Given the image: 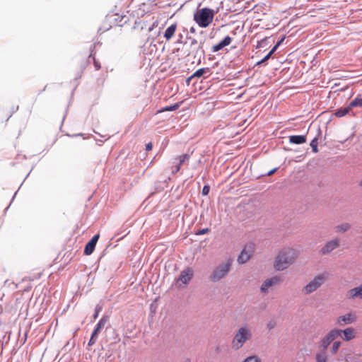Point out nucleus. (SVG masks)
I'll list each match as a JSON object with an SVG mask.
<instances>
[{
	"mask_svg": "<svg viewBox=\"0 0 362 362\" xmlns=\"http://www.w3.org/2000/svg\"><path fill=\"white\" fill-rule=\"evenodd\" d=\"M296 254L291 248L281 250L275 259L274 267L278 271L287 269L295 260Z\"/></svg>",
	"mask_w": 362,
	"mask_h": 362,
	"instance_id": "nucleus-1",
	"label": "nucleus"
},
{
	"mask_svg": "<svg viewBox=\"0 0 362 362\" xmlns=\"http://www.w3.org/2000/svg\"><path fill=\"white\" fill-rule=\"evenodd\" d=\"M252 333L247 326H241L235 332L231 341L233 349L237 351L241 349L244 344L252 339Z\"/></svg>",
	"mask_w": 362,
	"mask_h": 362,
	"instance_id": "nucleus-2",
	"label": "nucleus"
},
{
	"mask_svg": "<svg viewBox=\"0 0 362 362\" xmlns=\"http://www.w3.org/2000/svg\"><path fill=\"white\" fill-rule=\"evenodd\" d=\"M232 264L233 260L228 258L223 262L218 264L213 269L211 273L209 276V279L214 283L221 281L228 275L232 267Z\"/></svg>",
	"mask_w": 362,
	"mask_h": 362,
	"instance_id": "nucleus-3",
	"label": "nucleus"
},
{
	"mask_svg": "<svg viewBox=\"0 0 362 362\" xmlns=\"http://www.w3.org/2000/svg\"><path fill=\"white\" fill-rule=\"evenodd\" d=\"M215 11L208 7L197 10L194 13V20L201 28H206L213 21Z\"/></svg>",
	"mask_w": 362,
	"mask_h": 362,
	"instance_id": "nucleus-4",
	"label": "nucleus"
},
{
	"mask_svg": "<svg viewBox=\"0 0 362 362\" xmlns=\"http://www.w3.org/2000/svg\"><path fill=\"white\" fill-rule=\"evenodd\" d=\"M329 274L327 272L320 274L317 275L313 280L310 281L307 285H305L303 289V291L305 294H310L313 292L315 291L318 288H320L323 283L328 278Z\"/></svg>",
	"mask_w": 362,
	"mask_h": 362,
	"instance_id": "nucleus-5",
	"label": "nucleus"
},
{
	"mask_svg": "<svg viewBox=\"0 0 362 362\" xmlns=\"http://www.w3.org/2000/svg\"><path fill=\"white\" fill-rule=\"evenodd\" d=\"M204 41H200L198 46H191L189 47V49L187 55L193 57V59H197L198 64L201 62L202 58L205 57V51L203 48Z\"/></svg>",
	"mask_w": 362,
	"mask_h": 362,
	"instance_id": "nucleus-6",
	"label": "nucleus"
},
{
	"mask_svg": "<svg viewBox=\"0 0 362 362\" xmlns=\"http://www.w3.org/2000/svg\"><path fill=\"white\" fill-rule=\"evenodd\" d=\"M194 275L193 269L191 267H187L180 272L179 277L177 279L176 283L179 287L182 284H187L192 279Z\"/></svg>",
	"mask_w": 362,
	"mask_h": 362,
	"instance_id": "nucleus-7",
	"label": "nucleus"
},
{
	"mask_svg": "<svg viewBox=\"0 0 362 362\" xmlns=\"http://www.w3.org/2000/svg\"><path fill=\"white\" fill-rule=\"evenodd\" d=\"M337 337V331L332 329L328 334H327L320 341V347L322 348L321 351H327L329 344Z\"/></svg>",
	"mask_w": 362,
	"mask_h": 362,
	"instance_id": "nucleus-8",
	"label": "nucleus"
},
{
	"mask_svg": "<svg viewBox=\"0 0 362 362\" xmlns=\"http://www.w3.org/2000/svg\"><path fill=\"white\" fill-rule=\"evenodd\" d=\"M339 247V240L337 238H336L334 239L327 241L320 250V254L322 255L329 254Z\"/></svg>",
	"mask_w": 362,
	"mask_h": 362,
	"instance_id": "nucleus-9",
	"label": "nucleus"
},
{
	"mask_svg": "<svg viewBox=\"0 0 362 362\" xmlns=\"http://www.w3.org/2000/svg\"><path fill=\"white\" fill-rule=\"evenodd\" d=\"M337 331V337L343 334L342 339L344 341H349L355 338V329L353 327H348L344 329H334Z\"/></svg>",
	"mask_w": 362,
	"mask_h": 362,
	"instance_id": "nucleus-10",
	"label": "nucleus"
},
{
	"mask_svg": "<svg viewBox=\"0 0 362 362\" xmlns=\"http://www.w3.org/2000/svg\"><path fill=\"white\" fill-rule=\"evenodd\" d=\"M356 320V317L355 315L352 314L351 313H346L344 315H341L338 317L337 320V324L340 326L343 327L346 325H350L353 322H354Z\"/></svg>",
	"mask_w": 362,
	"mask_h": 362,
	"instance_id": "nucleus-11",
	"label": "nucleus"
},
{
	"mask_svg": "<svg viewBox=\"0 0 362 362\" xmlns=\"http://www.w3.org/2000/svg\"><path fill=\"white\" fill-rule=\"evenodd\" d=\"M253 252V247L252 245L246 246L243 250L241 251L240 254L238 257L237 261L240 264H244L252 256Z\"/></svg>",
	"mask_w": 362,
	"mask_h": 362,
	"instance_id": "nucleus-12",
	"label": "nucleus"
},
{
	"mask_svg": "<svg viewBox=\"0 0 362 362\" xmlns=\"http://www.w3.org/2000/svg\"><path fill=\"white\" fill-rule=\"evenodd\" d=\"M280 281H281V278L277 276L266 279L262 283V284L260 287L261 292H262L264 293H267L268 292V289L269 287L272 286L273 285L276 284Z\"/></svg>",
	"mask_w": 362,
	"mask_h": 362,
	"instance_id": "nucleus-13",
	"label": "nucleus"
},
{
	"mask_svg": "<svg viewBox=\"0 0 362 362\" xmlns=\"http://www.w3.org/2000/svg\"><path fill=\"white\" fill-rule=\"evenodd\" d=\"M99 237V234H96L86 243L84 249L86 255H90L93 252Z\"/></svg>",
	"mask_w": 362,
	"mask_h": 362,
	"instance_id": "nucleus-14",
	"label": "nucleus"
},
{
	"mask_svg": "<svg viewBox=\"0 0 362 362\" xmlns=\"http://www.w3.org/2000/svg\"><path fill=\"white\" fill-rule=\"evenodd\" d=\"M212 74L211 69L209 67L201 68L197 69L192 75V77L207 78Z\"/></svg>",
	"mask_w": 362,
	"mask_h": 362,
	"instance_id": "nucleus-15",
	"label": "nucleus"
},
{
	"mask_svg": "<svg viewBox=\"0 0 362 362\" xmlns=\"http://www.w3.org/2000/svg\"><path fill=\"white\" fill-rule=\"evenodd\" d=\"M231 40H231L230 37L226 36L221 42H219L218 44H216L212 47V49H211L212 52H218L219 50L222 49L226 46L229 45L231 42Z\"/></svg>",
	"mask_w": 362,
	"mask_h": 362,
	"instance_id": "nucleus-16",
	"label": "nucleus"
},
{
	"mask_svg": "<svg viewBox=\"0 0 362 362\" xmlns=\"http://www.w3.org/2000/svg\"><path fill=\"white\" fill-rule=\"evenodd\" d=\"M348 297L349 298H358L362 299V284L358 287L350 289L348 291Z\"/></svg>",
	"mask_w": 362,
	"mask_h": 362,
	"instance_id": "nucleus-17",
	"label": "nucleus"
},
{
	"mask_svg": "<svg viewBox=\"0 0 362 362\" xmlns=\"http://www.w3.org/2000/svg\"><path fill=\"white\" fill-rule=\"evenodd\" d=\"M108 319L109 317L107 315H104L102 317V318L99 320V322L97 323L93 329V334H98L100 333L101 329L105 325V324L108 321Z\"/></svg>",
	"mask_w": 362,
	"mask_h": 362,
	"instance_id": "nucleus-18",
	"label": "nucleus"
},
{
	"mask_svg": "<svg viewBox=\"0 0 362 362\" xmlns=\"http://www.w3.org/2000/svg\"><path fill=\"white\" fill-rule=\"evenodd\" d=\"M351 110L350 109V107H349V105H346V106H343V107H341L338 109H337L334 112V115L337 117H342L346 115H349L350 114Z\"/></svg>",
	"mask_w": 362,
	"mask_h": 362,
	"instance_id": "nucleus-19",
	"label": "nucleus"
},
{
	"mask_svg": "<svg viewBox=\"0 0 362 362\" xmlns=\"http://www.w3.org/2000/svg\"><path fill=\"white\" fill-rule=\"evenodd\" d=\"M289 141L293 144H302L306 142L305 135H292L289 136Z\"/></svg>",
	"mask_w": 362,
	"mask_h": 362,
	"instance_id": "nucleus-20",
	"label": "nucleus"
},
{
	"mask_svg": "<svg viewBox=\"0 0 362 362\" xmlns=\"http://www.w3.org/2000/svg\"><path fill=\"white\" fill-rule=\"evenodd\" d=\"M176 28H177L176 23H173L167 28V29L165 30V31L164 33V37L166 39V40H169L172 38V37L175 34Z\"/></svg>",
	"mask_w": 362,
	"mask_h": 362,
	"instance_id": "nucleus-21",
	"label": "nucleus"
},
{
	"mask_svg": "<svg viewBox=\"0 0 362 362\" xmlns=\"http://www.w3.org/2000/svg\"><path fill=\"white\" fill-rule=\"evenodd\" d=\"M349 107L351 110L354 107H362V97L361 95H358L354 100H352L349 104Z\"/></svg>",
	"mask_w": 362,
	"mask_h": 362,
	"instance_id": "nucleus-22",
	"label": "nucleus"
},
{
	"mask_svg": "<svg viewBox=\"0 0 362 362\" xmlns=\"http://www.w3.org/2000/svg\"><path fill=\"white\" fill-rule=\"evenodd\" d=\"M115 22L117 26L122 27L124 24H125L127 21L128 18L126 16H119V14L115 15Z\"/></svg>",
	"mask_w": 362,
	"mask_h": 362,
	"instance_id": "nucleus-23",
	"label": "nucleus"
},
{
	"mask_svg": "<svg viewBox=\"0 0 362 362\" xmlns=\"http://www.w3.org/2000/svg\"><path fill=\"white\" fill-rule=\"evenodd\" d=\"M316 362H327V351H320L315 354Z\"/></svg>",
	"mask_w": 362,
	"mask_h": 362,
	"instance_id": "nucleus-24",
	"label": "nucleus"
},
{
	"mask_svg": "<svg viewBox=\"0 0 362 362\" xmlns=\"http://www.w3.org/2000/svg\"><path fill=\"white\" fill-rule=\"evenodd\" d=\"M190 158V156L189 154H182L179 156L177 158H175V162L177 165L181 167V165L185 163L187 160H188Z\"/></svg>",
	"mask_w": 362,
	"mask_h": 362,
	"instance_id": "nucleus-25",
	"label": "nucleus"
},
{
	"mask_svg": "<svg viewBox=\"0 0 362 362\" xmlns=\"http://www.w3.org/2000/svg\"><path fill=\"white\" fill-rule=\"evenodd\" d=\"M351 228V225L348 223H344L335 226L334 229L337 233H345Z\"/></svg>",
	"mask_w": 362,
	"mask_h": 362,
	"instance_id": "nucleus-26",
	"label": "nucleus"
},
{
	"mask_svg": "<svg viewBox=\"0 0 362 362\" xmlns=\"http://www.w3.org/2000/svg\"><path fill=\"white\" fill-rule=\"evenodd\" d=\"M180 103H175L174 105H168V106L163 107L158 111V112H166V111H170V112L175 111L180 107Z\"/></svg>",
	"mask_w": 362,
	"mask_h": 362,
	"instance_id": "nucleus-27",
	"label": "nucleus"
},
{
	"mask_svg": "<svg viewBox=\"0 0 362 362\" xmlns=\"http://www.w3.org/2000/svg\"><path fill=\"white\" fill-rule=\"evenodd\" d=\"M275 52V48H272L267 54L265 55L260 61L257 62V65H260L261 64L267 62L269 60L271 57V56L273 54V53Z\"/></svg>",
	"mask_w": 362,
	"mask_h": 362,
	"instance_id": "nucleus-28",
	"label": "nucleus"
},
{
	"mask_svg": "<svg viewBox=\"0 0 362 362\" xmlns=\"http://www.w3.org/2000/svg\"><path fill=\"white\" fill-rule=\"evenodd\" d=\"M341 342L340 341H335L330 349V352L332 354H335L339 351V347L341 346Z\"/></svg>",
	"mask_w": 362,
	"mask_h": 362,
	"instance_id": "nucleus-29",
	"label": "nucleus"
},
{
	"mask_svg": "<svg viewBox=\"0 0 362 362\" xmlns=\"http://www.w3.org/2000/svg\"><path fill=\"white\" fill-rule=\"evenodd\" d=\"M312 150L314 153L318 152V148H317V138L315 137L310 144Z\"/></svg>",
	"mask_w": 362,
	"mask_h": 362,
	"instance_id": "nucleus-30",
	"label": "nucleus"
},
{
	"mask_svg": "<svg viewBox=\"0 0 362 362\" xmlns=\"http://www.w3.org/2000/svg\"><path fill=\"white\" fill-rule=\"evenodd\" d=\"M243 362H261V360L257 356L247 357Z\"/></svg>",
	"mask_w": 362,
	"mask_h": 362,
	"instance_id": "nucleus-31",
	"label": "nucleus"
},
{
	"mask_svg": "<svg viewBox=\"0 0 362 362\" xmlns=\"http://www.w3.org/2000/svg\"><path fill=\"white\" fill-rule=\"evenodd\" d=\"M102 310V307L100 305H97L95 308V313L93 314V319L95 320L100 313V312Z\"/></svg>",
	"mask_w": 362,
	"mask_h": 362,
	"instance_id": "nucleus-32",
	"label": "nucleus"
},
{
	"mask_svg": "<svg viewBox=\"0 0 362 362\" xmlns=\"http://www.w3.org/2000/svg\"><path fill=\"white\" fill-rule=\"evenodd\" d=\"M97 336H98V334H93V332H92L91 337H90L88 344V346H92L96 342V337Z\"/></svg>",
	"mask_w": 362,
	"mask_h": 362,
	"instance_id": "nucleus-33",
	"label": "nucleus"
},
{
	"mask_svg": "<svg viewBox=\"0 0 362 362\" xmlns=\"http://www.w3.org/2000/svg\"><path fill=\"white\" fill-rule=\"evenodd\" d=\"M209 191H210V187H209V185H204V186L203 187V188H202V194L203 196H206V195H208V194H209Z\"/></svg>",
	"mask_w": 362,
	"mask_h": 362,
	"instance_id": "nucleus-34",
	"label": "nucleus"
},
{
	"mask_svg": "<svg viewBox=\"0 0 362 362\" xmlns=\"http://www.w3.org/2000/svg\"><path fill=\"white\" fill-rule=\"evenodd\" d=\"M90 57H93V61H94V66L96 70H99L100 69V64L95 60V59L93 57V53L91 52L90 56Z\"/></svg>",
	"mask_w": 362,
	"mask_h": 362,
	"instance_id": "nucleus-35",
	"label": "nucleus"
},
{
	"mask_svg": "<svg viewBox=\"0 0 362 362\" xmlns=\"http://www.w3.org/2000/svg\"><path fill=\"white\" fill-rule=\"evenodd\" d=\"M275 326H276V322L274 320H270L267 324V327L269 330L274 329L275 327Z\"/></svg>",
	"mask_w": 362,
	"mask_h": 362,
	"instance_id": "nucleus-36",
	"label": "nucleus"
},
{
	"mask_svg": "<svg viewBox=\"0 0 362 362\" xmlns=\"http://www.w3.org/2000/svg\"><path fill=\"white\" fill-rule=\"evenodd\" d=\"M187 39L190 40L189 47L198 46L199 44V42H198V41L194 38L187 37Z\"/></svg>",
	"mask_w": 362,
	"mask_h": 362,
	"instance_id": "nucleus-37",
	"label": "nucleus"
},
{
	"mask_svg": "<svg viewBox=\"0 0 362 362\" xmlns=\"http://www.w3.org/2000/svg\"><path fill=\"white\" fill-rule=\"evenodd\" d=\"M209 231V229L208 228H202L201 230H199L196 232V235H201L207 233Z\"/></svg>",
	"mask_w": 362,
	"mask_h": 362,
	"instance_id": "nucleus-38",
	"label": "nucleus"
},
{
	"mask_svg": "<svg viewBox=\"0 0 362 362\" xmlns=\"http://www.w3.org/2000/svg\"><path fill=\"white\" fill-rule=\"evenodd\" d=\"M175 165L174 166H173V169H172L173 174H175L177 172H179L180 170V168H181L179 165H177L176 163H175Z\"/></svg>",
	"mask_w": 362,
	"mask_h": 362,
	"instance_id": "nucleus-39",
	"label": "nucleus"
},
{
	"mask_svg": "<svg viewBox=\"0 0 362 362\" xmlns=\"http://www.w3.org/2000/svg\"><path fill=\"white\" fill-rule=\"evenodd\" d=\"M284 39H285L284 37H281L280 40H278L276 45L273 47V48H275V51L276 50L277 47L283 42Z\"/></svg>",
	"mask_w": 362,
	"mask_h": 362,
	"instance_id": "nucleus-40",
	"label": "nucleus"
},
{
	"mask_svg": "<svg viewBox=\"0 0 362 362\" xmlns=\"http://www.w3.org/2000/svg\"><path fill=\"white\" fill-rule=\"evenodd\" d=\"M152 147H153V145L150 142V143H148L146 145V151H150L152 149Z\"/></svg>",
	"mask_w": 362,
	"mask_h": 362,
	"instance_id": "nucleus-41",
	"label": "nucleus"
},
{
	"mask_svg": "<svg viewBox=\"0 0 362 362\" xmlns=\"http://www.w3.org/2000/svg\"><path fill=\"white\" fill-rule=\"evenodd\" d=\"M276 170H277V168H274V169L271 170L270 171H269V172L267 173V175L268 176H270V175H273V174H274Z\"/></svg>",
	"mask_w": 362,
	"mask_h": 362,
	"instance_id": "nucleus-42",
	"label": "nucleus"
},
{
	"mask_svg": "<svg viewBox=\"0 0 362 362\" xmlns=\"http://www.w3.org/2000/svg\"><path fill=\"white\" fill-rule=\"evenodd\" d=\"M194 77H192V76H190L187 80H186V83L187 84L189 83V81L193 78Z\"/></svg>",
	"mask_w": 362,
	"mask_h": 362,
	"instance_id": "nucleus-43",
	"label": "nucleus"
},
{
	"mask_svg": "<svg viewBox=\"0 0 362 362\" xmlns=\"http://www.w3.org/2000/svg\"><path fill=\"white\" fill-rule=\"evenodd\" d=\"M156 25V23H153V26L152 27H150L149 28V31H151L153 30V28Z\"/></svg>",
	"mask_w": 362,
	"mask_h": 362,
	"instance_id": "nucleus-44",
	"label": "nucleus"
},
{
	"mask_svg": "<svg viewBox=\"0 0 362 362\" xmlns=\"http://www.w3.org/2000/svg\"><path fill=\"white\" fill-rule=\"evenodd\" d=\"M190 32H191V33H194V32H195V29H194V28L192 27V28H190Z\"/></svg>",
	"mask_w": 362,
	"mask_h": 362,
	"instance_id": "nucleus-45",
	"label": "nucleus"
},
{
	"mask_svg": "<svg viewBox=\"0 0 362 362\" xmlns=\"http://www.w3.org/2000/svg\"><path fill=\"white\" fill-rule=\"evenodd\" d=\"M83 136V134H74L73 136Z\"/></svg>",
	"mask_w": 362,
	"mask_h": 362,
	"instance_id": "nucleus-46",
	"label": "nucleus"
},
{
	"mask_svg": "<svg viewBox=\"0 0 362 362\" xmlns=\"http://www.w3.org/2000/svg\"><path fill=\"white\" fill-rule=\"evenodd\" d=\"M182 37V35H180V37H179L178 42H180V40Z\"/></svg>",
	"mask_w": 362,
	"mask_h": 362,
	"instance_id": "nucleus-47",
	"label": "nucleus"
},
{
	"mask_svg": "<svg viewBox=\"0 0 362 362\" xmlns=\"http://www.w3.org/2000/svg\"><path fill=\"white\" fill-rule=\"evenodd\" d=\"M182 37V35H180V37H179L178 42H180V40Z\"/></svg>",
	"mask_w": 362,
	"mask_h": 362,
	"instance_id": "nucleus-48",
	"label": "nucleus"
},
{
	"mask_svg": "<svg viewBox=\"0 0 362 362\" xmlns=\"http://www.w3.org/2000/svg\"><path fill=\"white\" fill-rule=\"evenodd\" d=\"M182 37V35H180V37H179L178 42H180V40Z\"/></svg>",
	"mask_w": 362,
	"mask_h": 362,
	"instance_id": "nucleus-49",
	"label": "nucleus"
},
{
	"mask_svg": "<svg viewBox=\"0 0 362 362\" xmlns=\"http://www.w3.org/2000/svg\"><path fill=\"white\" fill-rule=\"evenodd\" d=\"M219 351V348H218V347H217V349H216V351Z\"/></svg>",
	"mask_w": 362,
	"mask_h": 362,
	"instance_id": "nucleus-50",
	"label": "nucleus"
},
{
	"mask_svg": "<svg viewBox=\"0 0 362 362\" xmlns=\"http://www.w3.org/2000/svg\"><path fill=\"white\" fill-rule=\"evenodd\" d=\"M361 185H362V181L361 182Z\"/></svg>",
	"mask_w": 362,
	"mask_h": 362,
	"instance_id": "nucleus-51",
	"label": "nucleus"
}]
</instances>
